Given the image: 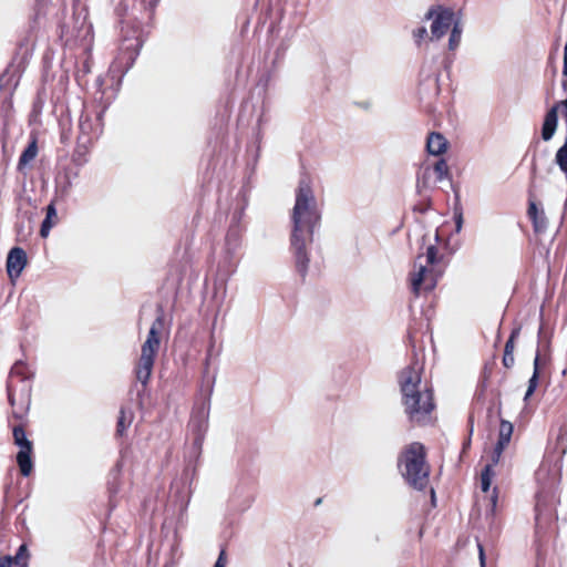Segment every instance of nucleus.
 <instances>
[{
	"label": "nucleus",
	"instance_id": "473e14b6",
	"mask_svg": "<svg viewBox=\"0 0 567 567\" xmlns=\"http://www.w3.org/2000/svg\"><path fill=\"white\" fill-rule=\"evenodd\" d=\"M430 172V167H425L424 171H423V174L422 176L417 177V184L422 183L423 186L426 185V178H427V173Z\"/></svg>",
	"mask_w": 567,
	"mask_h": 567
},
{
	"label": "nucleus",
	"instance_id": "6e6552de",
	"mask_svg": "<svg viewBox=\"0 0 567 567\" xmlns=\"http://www.w3.org/2000/svg\"><path fill=\"white\" fill-rule=\"evenodd\" d=\"M439 10L431 25L432 39H441L454 23V12L451 9L439 7Z\"/></svg>",
	"mask_w": 567,
	"mask_h": 567
},
{
	"label": "nucleus",
	"instance_id": "1a4fd4ad",
	"mask_svg": "<svg viewBox=\"0 0 567 567\" xmlns=\"http://www.w3.org/2000/svg\"><path fill=\"white\" fill-rule=\"evenodd\" d=\"M27 264L25 252L21 248H13L10 250L7 258V271L11 279L20 276Z\"/></svg>",
	"mask_w": 567,
	"mask_h": 567
},
{
	"label": "nucleus",
	"instance_id": "a878e982",
	"mask_svg": "<svg viewBox=\"0 0 567 567\" xmlns=\"http://www.w3.org/2000/svg\"><path fill=\"white\" fill-rule=\"evenodd\" d=\"M505 449H499L498 445L495 444L494 450L491 454V462L487 465H492V468L494 470V466H496L502 457V454Z\"/></svg>",
	"mask_w": 567,
	"mask_h": 567
},
{
	"label": "nucleus",
	"instance_id": "f257e3e1",
	"mask_svg": "<svg viewBox=\"0 0 567 567\" xmlns=\"http://www.w3.org/2000/svg\"><path fill=\"white\" fill-rule=\"evenodd\" d=\"M292 231L290 237L297 272L306 278L309 267L307 245L312 243L315 228L320 224L321 213L309 178L299 181L296 202L291 213Z\"/></svg>",
	"mask_w": 567,
	"mask_h": 567
},
{
	"label": "nucleus",
	"instance_id": "e433bc0d",
	"mask_svg": "<svg viewBox=\"0 0 567 567\" xmlns=\"http://www.w3.org/2000/svg\"><path fill=\"white\" fill-rule=\"evenodd\" d=\"M494 493H496V487L494 488ZM496 501H497V495L494 494L493 497H492V503H493V506L496 505Z\"/></svg>",
	"mask_w": 567,
	"mask_h": 567
},
{
	"label": "nucleus",
	"instance_id": "f704fd0d",
	"mask_svg": "<svg viewBox=\"0 0 567 567\" xmlns=\"http://www.w3.org/2000/svg\"><path fill=\"white\" fill-rule=\"evenodd\" d=\"M563 74L567 76V41L564 48V66H563Z\"/></svg>",
	"mask_w": 567,
	"mask_h": 567
},
{
	"label": "nucleus",
	"instance_id": "c9c22d12",
	"mask_svg": "<svg viewBox=\"0 0 567 567\" xmlns=\"http://www.w3.org/2000/svg\"><path fill=\"white\" fill-rule=\"evenodd\" d=\"M434 13H435V10H434L433 8H431V9L429 10V12L426 13V19H431V18H433V17H434Z\"/></svg>",
	"mask_w": 567,
	"mask_h": 567
},
{
	"label": "nucleus",
	"instance_id": "c756f323",
	"mask_svg": "<svg viewBox=\"0 0 567 567\" xmlns=\"http://www.w3.org/2000/svg\"><path fill=\"white\" fill-rule=\"evenodd\" d=\"M478 547V557H480V564L482 567H485V551L482 544H477Z\"/></svg>",
	"mask_w": 567,
	"mask_h": 567
},
{
	"label": "nucleus",
	"instance_id": "2f4dec72",
	"mask_svg": "<svg viewBox=\"0 0 567 567\" xmlns=\"http://www.w3.org/2000/svg\"><path fill=\"white\" fill-rule=\"evenodd\" d=\"M12 564V557L4 556L0 558V567H11Z\"/></svg>",
	"mask_w": 567,
	"mask_h": 567
},
{
	"label": "nucleus",
	"instance_id": "4be33fe9",
	"mask_svg": "<svg viewBox=\"0 0 567 567\" xmlns=\"http://www.w3.org/2000/svg\"><path fill=\"white\" fill-rule=\"evenodd\" d=\"M13 437H14L16 444L19 445V447H22L25 445H28V446L32 445L31 442L27 439L23 429L20 426L14 427Z\"/></svg>",
	"mask_w": 567,
	"mask_h": 567
},
{
	"label": "nucleus",
	"instance_id": "f8f14e48",
	"mask_svg": "<svg viewBox=\"0 0 567 567\" xmlns=\"http://www.w3.org/2000/svg\"><path fill=\"white\" fill-rule=\"evenodd\" d=\"M557 110L558 104H555L545 115L542 127V137L544 141H549L555 134L558 122Z\"/></svg>",
	"mask_w": 567,
	"mask_h": 567
},
{
	"label": "nucleus",
	"instance_id": "0eeeda50",
	"mask_svg": "<svg viewBox=\"0 0 567 567\" xmlns=\"http://www.w3.org/2000/svg\"><path fill=\"white\" fill-rule=\"evenodd\" d=\"M142 41L140 39V32L137 29H131L127 35H124L121 45L120 53L113 62V66L121 73L117 80V85L122 82L123 74L133 65L136 56L138 55Z\"/></svg>",
	"mask_w": 567,
	"mask_h": 567
},
{
	"label": "nucleus",
	"instance_id": "5701e85b",
	"mask_svg": "<svg viewBox=\"0 0 567 567\" xmlns=\"http://www.w3.org/2000/svg\"><path fill=\"white\" fill-rule=\"evenodd\" d=\"M567 441V425L563 424L558 427L556 434V445L565 452V442Z\"/></svg>",
	"mask_w": 567,
	"mask_h": 567
},
{
	"label": "nucleus",
	"instance_id": "412c9836",
	"mask_svg": "<svg viewBox=\"0 0 567 567\" xmlns=\"http://www.w3.org/2000/svg\"><path fill=\"white\" fill-rule=\"evenodd\" d=\"M38 148L35 142H32L27 150L22 153L20 161H19V167L25 166L31 161H33L37 156Z\"/></svg>",
	"mask_w": 567,
	"mask_h": 567
},
{
	"label": "nucleus",
	"instance_id": "58836bf2",
	"mask_svg": "<svg viewBox=\"0 0 567 567\" xmlns=\"http://www.w3.org/2000/svg\"><path fill=\"white\" fill-rule=\"evenodd\" d=\"M431 494H432V498H434L435 494H434V489L433 488L431 489Z\"/></svg>",
	"mask_w": 567,
	"mask_h": 567
},
{
	"label": "nucleus",
	"instance_id": "aec40b11",
	"mask_svg": "<svg viewBox=\"0 0 567 567\" xmlns=\"http://www.w3.org/2000/svg\"><path fill=\"white\" fill-rule=\"evenodd\" d=\"M461 37H462V28L460 27L458 22H454L451 34H450V39H449V49L451 51H454L460 45Z\"/></svg>",
	"mask_w": 567,
	"mask_h": 567
},
{
	"label": "nucleus",
	"instance_id": "b1692460",
	"mask_svg": "<svg viewBox=\"0 0 567 567\" xmlns=\"http://www.w3.org/2000/svg\"><path fill=\"white\" fill-rule=\"evenodd\" d=\"M28 559V549L25 545H21L17 555L12 558V563L14 561L17 565H27Z\"/></svg>",
	"mask_w": 567,
	"mask_h": 567
},
{
	"label": "nucleus",
	"instance_id": "39448f33",
	"mask_svg": "<svg viewBox=\"0 0 567 567\" xmlns=\"http://www.w3.org/2000/svg\"><path fill=\"white\" fill-rule=\"evenodd\" d=\"M398 466L405 482L417 491H424L430 482L431 466L426 461V449L420 442L404 446L398 457Z\"/></svg>",
	"mask_w": 567,
	"mask_h": 567
},
{
	"label": "nucleus",
	"instance_id": "7c9ffc66",
	"mask_svg": "<svg viewBox=\"0 0 567 567\" xmlns=\"http://www.w3.org/2000/svg\"><path fill=\"white\" fill-rule=\"evenodd\" d=\"M127 10V3L125 0H120L118 7L115 9V11L118 13V16H123V12Z\"/></svg>",
	"mask_w": 567,
	"mask_h": 567
},
{
	"label": "nucleus",
	"instance_id": "423d86ee",
	"mask_svg": "<svg viewBox=\"0 0 567 567\" xmlns=\"http://www.w3.org/2000/svg\"><path fill=\"white\" fill-rule=\"evenodd\" d=\"M416 266L417 270L412 274L411 284L412 291L415 296H419L421 289L431 291L436 287L439 279L445 271L446 261L444 255L439 254L437 247L430 245L424 256H417Z\"/></svg>",
	"mask_w": 567,
	"mask_h": 567
},
{
	"label": "nucleus",
	"instance_id": "ddd939ff",
	"mask_svg": "<svg viewBox=\"0 0 567 567\" xmlns=\"http://www.w3.org/2000/svg\"><path fill=\"white\" fill-rule=\"evenodd\" d=\"M133 420L134 412L132 411V409L122 406L116 422L115 435L120 437L124 436L126 430L131 426Z\"/></svg>",
	"mask_w": 567,
	"mask_h": 567
},
{
	"label": "nucleus",
	"instance_id": "9b49d317",
	"mask_svg": "<svg viewBox=\"0 0 567 567\" xmlns=\"http://www.w3.org/2000/svg\"><path fill=\"white\" fill-rule=\"evenodd\" d=\"M449 146L447 140L437 132H432L426 138V151L431 155H442L446 152Z\"/></svg>",
	"mask_w": 567,
	"mask_h": 567
},
{
	"label": "nucleus",
	"instance_id": "cd10ccee",
	"mask_svg": "<svg viewBox=\"0 0 567 567\" xmlns=\"http://www.w3.org/2000/svg\"><path fill=\"white\" fill-rule=\"evenodd\" d=\"M502 362L506 369H511L512 367H514V363H515L514 353H504Z\"/></svg>",
	"mask_w": 567,
	"mask_h": 567
},
{
	"label": "nucleus",
	"instance_id": "4c0bfd02",
	"mask_svg": "<svg viewBox=\"0 0 567 567\" xmlns=\"http://www.w3.org/2000/svg\"><path fill=\"white\" fill-rule=\"evenodd\" d=\"M319 504H321V498H318V499L316 501V505H319Z\"/></svg>",
	"mask_w": 567,
	"mask_h": 567
},
{
	"label": "nucleus",
	"instance_id": "2eb2a0df",
	"mask_svg": "<svg viewBox=\"0 0 567 567\" xmlns=\"http://www.w3.org/2000/svg\"><path fill=\"white\" fill-rule=\"evenodd\" d=\"M31 451H32V445H30V446L25 445V446L20 447V451L18 452V455H17V461H18L21 474L24 476H28L32 471V461L30 457Z\"/></svg>",
	"mask_w": 567,
	"mask_h": 567
},
{
	"label": "nucleus",
	"instance_id": "bb28decb",
	"mask_svg": "<svg viewBox=\"0 0 567 567\" xmlns=\"http://www.w3.org/2000/svg\"><path fill=\"white\" fill-rule=\"evenodd\" d=\"M427 35V30L425 27H420L413 31V38L417 45L421 44V42L425 39Z\"/></svg>",
	"mask_w": 567,
	"mask_h": 567
},
{
	"label": "nucleus",
	"instance_id": "4468645a",
	"mask_svg": "<svg viewBox=\"0 0 567 567\" xmlns=\"http://www.w3.org/2000/svg\"><path fill=\"white\" fill-rule=\"evenodd\" d=\"M545 362H546L545 358L540 354V351L538 350L536 353V357L534 359V371H533L532 378L528 381V388L525 393V400H527L536 390L537 384H538L540 367L543 364H545Z\"/></svg>",
	"mask_w": 567,
	"mask_h": 567
},
{
	"label": "nucleus",
	"instance_id": "7ed1b4c3",
	"mask_svg": "<svg viewBox=\"0 0 567 567\" xmlns=\"http://www.w3.org/2000/svg\"><path fill=\"white\" fill-rule=\"evenodd\" d=\"M535 498V544L539 566L545 563L549 543L559 535L557 526L559 495L555 482L543 486Z\"/></svg>",
	"mask_w": 567,
	"mask_h": 567
},
{
	"label": "nucleus",
	"instance_id": "f3484780",
	"mask_svg": "<svg viewBox=\"0 0 567 567\" xmlns=\"http://www.w3.org/2000/svg\"><path fill=\"white\" fill-rule=\"evenodd\" d=\"M513 432V424L509 421L501 420L498 429V440L496 442V445H498L499 449H506L511 442Z\"/></svg>",
	"mask_w": 567,
	"mask_h": 567
},
{
	"label": "nucleus",
	"instance_id": "f03ea898",
	"mask_svg": "<svg viewBox=\"0 0 567 567\" xmlns=\"http://www.w3.org/2000/svg\"><path fill=\"white\" fill-rule=\"evenodd\" d=\"M421 368L415 361L399 373V385L402 393L404 412L413 425L423 426L431 422L432 413L435 410L433 390L419 389L421 383Z\"/></svg>",
	"mask_w": 567,
	"mask_h": 567
},
{
	"label": "nucleus",
	"instance_id": "dca6fc26",
	"mask_svg": "<svg viewBox=\"0 0 567 567\" xmlns=\"http://www.w3.org/2000/svg\"><path fill=\"white\" fill-rule=\"evenodd\" d=\"M59 221L58 213L53 204L47 207V216L42 223L40 235L43 238H47L50 234L52 227H54Z\"/></svg>",
	"mask_w": 567,
	"mask_h": 567
},
{
	"label": "nucleus",
	"instance_id": "c85d7f7f",
	"mask_svg": "<svg viewBox=\"0 0 567 567\" xmlns=\"http://www.w3.org/2000/svg\"><path fill=\"white\" fill-rule=\"evenodd\" d=\"M226 564H227L226 551L223 549L219 553L218 558H217L214 567H226Z\"/></svg>",
	"mask_w": 567,
	"mask_h": 567
},
{
	"label": "nucleus",
	"instance_id": "20e7f679",
	"mask_svg": "<svg viewBox=\"0 0 567 567\" xmlns=\"http://www.w3.org/2000/svg\"><path fill=\"white\" fill-rule=\"evenodd\" d=\"M165 327V316L161 309L153 321L147 338L141 347V354L134 367V374L142 389L137 393L138 405H143V393L146 391L151 380L155 359L158 354L162 341V333Z\"/></svg>",
	"mask_w": 567,
	"mask_h": 567
},
{
	"label": "nucleus",
	"instance_id": "a211bd4d",
	"mask_svg": "<svg viewBox=\"0 0 567 567\" xmlns=\"http://www.w3.org/2000/svg\"><path fill=\"white\" fill-rule=\"evenodd\" d=\"M494 476H495V472L492 468V465H485V467L481 472V477H480L481 488L484 493L488 492Z\"/></svg>",
	"mask_w": 567,
	"mask_h": 567
},
{
	"label": "nucleus",
	"instance_id": "6ab92c4d",
	"mask_svg": "<svg viewBox=\"0 0 567 567\" xmlns=\"http://www.w3.org/2000/svg\"><path fill=\"white\" fill-rule=\"evenodd\" d=\"M433 172L435 174V181L441 182L449 176V166L444 158L437 159L433 165Z\"/></svg>",
	"mask_w": 567,
	"mask_h": 567
},
{
	"label": "nucleus",
	"instance_id": "9d476101",
	"mask_svg": "<svg viewBox=\"0 0 567 567\" xmlns=\"http://www.w3.org/2000/svg\"><path fill=\"white\" fill-rule=\"evenodd\" d=\"M527 216L532 220L533 229L536 234L544 233L547 228V217L543 208H539L530 194L528 199Z\"/></svg>",
	"mask_w": 567,
	"mask_h": 567
},
{
	"label": "nucleus",
	"instance_id": "393cba45",
	"mask_svg": "<svg viewBox=\"0 0 567 567\" xmlns=\"http://www.w3.org/2000/svg\"><path fill=\"white\" fill-rule=\"evenodd\" d=\"M518 336L519 329H514L505 343L504 353H514L515 340L518 338Z\"/></svg>",
	"mask_w": 567,
	"mask_h": 567
},
{
	"label": "nucleus",
	"instance_id": "72a5a7b5",
	"mask_svg": "<svg viewBox=\"0 0 567 567\" xmlns=\"http://www.w3.org/2000/svg\"><path fill=\"white\" fill-rule=\"evenodd\" d=\"M429 208H430V203H426V204L422 203V204L414 206V210L419 212L421 214L425 213Z\"/></svg>",
	"mask_w": 567,
	"mask_h": 567
}]
</instances>
